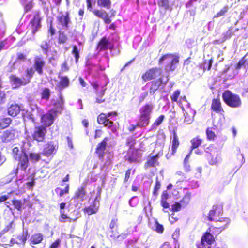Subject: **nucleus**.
Listing matches in <instances>:
<instances>
[{
    "label": "nucleus",
    "instance_id": "nucleus-1",
    "mask_svg": "<svg viewBox=\"0 0 248 248\" xmlns=\"http://www.w3.org/2000/svg\"><path fill=\"white\" fill-rule=\"evenodd\" d=\"M162 73L160 68L154 67L146 70L142 75L141 79L144 82L157 79L156 81L152 83L149 89L150 93H154L158 89L160 85L162 83L163 78L160 77Z\"/></svg>",
    "mask_w": 248,
    "mask_h": 248
},
{
    "label": "nucleus",
    "instance_id": "nucleus-2",
    "mask_svg": "<svg viewBox=\"0 0 248 248\" xmlns=\"http://www.w3.org/2000/svg\"><path fill=\"white\" fill-rule=\"evenodd\" d=\"M46 66V59L44 57L36 55L34 57L33 64L32 67H28L26 70L28 76L31 78H33L36 72L39 75H42L44 73V69Z\"/></svg>",
    "mask_w": 248,
    "mask_h": 248
},
{
    "label": "nucleus",
    "instance_id": "nucleus-3",
    "mask_svg": "<svg viewBox=\"0 0 248 248\" xmlns=\"http://www.w3.org/2000/svg\"><path fill=\"white\" fill-rule=\"evenodd\" d=\"M118 116L117 111H112L107 113H101L97 117V123L101 125L108 129H111L113 132H115L116 129L114 126L113 120L110 118L111 116L116 117Z\"/></svg>",
    "mask_w": 248,
    "mask_h": 248
},
{
    "label": "nucleus",
    "instance_id": "nucleus-4",
    "mask_svg": "<svg viewBox=\"0 0 248 248\" xmlns=\"http://www.w3.org/2000/svg\"><path fill=\"white\" fill-rule=\"evenodd\" d=\"M167 59H170V61L169 63L165 65V71L168 73L173 71L176 68V65L179 62V57L170 53L163 55L158 60V64H162L164 61Z\"/></svg>",
    "mask_w": 248,
    "mask_h": 248
},
{
    "label": "nucleus",
    "instance_id": "nucleus-5",
    "mask_svg": "<svg viewBox=\"0 0 248 248\" xmlns=\"http://www.w3.org/2000/svg\"><path fill=\"white\" fill-rule=\"evenodd\" d=\"M224 102L232 108H238L241 105V100L239 95L233 93L229 90L225 91L222 94Z\"/></svg>",
    "mask_w": 248,
    "mask_h": 248
},
{
    "label": "nucleus",
    "instance_id": "nucleus-6",
    "mask_svg": "<svg viewBox=\"0 0 248 248\" xmlns=\"http://www.w3.org/2000/svg\"><path fill=\"white\" fill-rule=\"evenodd\" d=\"M153 108L154 106L151 104H145L140 108V122L141 126L148 125Z\"/></svg>",
    "mask_w": 248,
    "mask_h": 248
},
{
    "label": "nucleus",
    "instance_id": "nucleus-7",
    "mask_svg": "<svg viewBox=\"0 0 248 248\" xmlns=\"http://www.w3.org/2000/svg\"><path fill=\"white\" fill-rule=\"evenodd\" d=\"M47 132L46 126L41 125L36 126L31 134V137L32 139L37 142H44L45 141Z\"/></svg>",
    "mask_w": 248,
    "mask_h": 248
},
{
    "label": "nucleus",
    "instance_id": "nucleus-8",
    "mask_svg": "<svg viewBox=\"0 0 248 248\" xmlns=\"http://www.w3.org/2000/svg\"><path fill=\"white\" fill-rule=\"evenodd\" d=\"M66 203L64 202H62L60 203L59 221L61 222H65L67 221L70 223L76 221L80 217L79 212L74 211V212H76V216L74 218L70 217L68 214L65 213V211L63 210L66 207Z\"/></svg>",
    "mask_w": 248,
    "mask_h": 248
},
{
    "label": "nucleus",
    "instance_id": "nucleus-9",
    "mask_svg": "<svg viewBox=\"0 0 248 248\" xmlns=\"http://www.w3.org/2000/svg\"><path fill=\"white\" fill-rule=\"evenodd\" d=\"M42 20L40 12H35L29 24V28L31 30L32 34H35L41 27Z\"/></svg>",
    "mask_w": 248,
    "mask_h": 248
},
{
    "label": "nucleus",
    "instance_id": "nucleus-10",
    "mask_svg": "<svg viewBox=\"0 0 248 248\" xmlns=\"http://www.w3.org/2000/svg\"><path fill=\"white\" fill-rule=\"evenodd\" d=\"M9 80L11 83L15 84L16 87H20L21 86H25L31 82V78L28 76L27 73V71H25V76L21 78L15 75L12 74L9 77Z\"/></svg>",
    "mask_w": 248,
    "mask_h": 248
},
{
    "label": "nucleus",
    "instance_id": "nucleus-11",
    "mask_svg": "<svg viewBox=\"0 0 248 248\" xmlns=\"http://www.w3.org/2000/svg\"><path fill=\"white\" fill-rule=\"evenodd\" d=\"M96 48L99 52L108 49L112 50L114 48V45L110 42L108 38L106 36H104L97 43Z\"/></svg>",
    "mask_w": 248,
    "mask_h": 248
},
{
    "label": "nucleus",
    "instance_id": "nucleus-12",
    "mask_svg": "<svg viewBox=\"0 0 248 248\" xmlns=\"http://www.w3.org/2000/svg\"><path fill=\"white\" fill-rule=\"evenodd\" d=\"M109 140L108 137H105L103 140L96 146L95 153L97 155L99 159L103 160L105 155V151L107 146L108 141Z\"/></svg>",
    "mask_w": 248,
    "mask_h": 248
},
{
    "label": "nucleus",
    "instance_id": "nucleus-13",
    "mask_svg": "<svg viewBox=\"0 0 248 248\" xmlns=\"http://www.w3.org/2000/svg\"><path fill=\"white\" fill-rule=\"evenodd\" d=\"M57 116L49 110L47 113L42 115L41 122L42 124L41 125L46 126V128L51 126Z\"/></svg>",
    "mask_w": 248,
    "mask_h": 248
},
{
    "label": "nucleus",
    "instance_id": "nucleus-14",
    "mask_svg": "<svg viewBox=\"0 0 248 248\" xmlns=\"http://www.w3.org/2000/svg\"><path fill=\"white\" fill-rule=\"evenodd\" d=\"M61 15L57 16V20L58 24L61 25L65 29H68L69 24L71 23L70 13L67 11L65 14L60 12Z\"/></svg>",
    "mask_w": 248,
    "mask_h": 248
},
{
    "label": "nucleus",
    "instance_id": "nucleus-15",
    "mask_svg": "<svg viewBox=\"0 0 248 248\" xmlns=\"http://www.w3.org/2000/svg\"><path fill=\"white\" fill-rule=\"evenodd\" d=\"M16 139V130L10 129L4 131L0 137L2 142L7 143L13 141Z\"/></svg>",
    "mask_w": 248,
    "mask_h": 248
},
{
    "label": "nucleus",
    "instance_id": "nucleus-16",
    "mask_svg": "<svg viewBox=\"0 0 248 248\" xmlns=\"http://www.w3.org/2000/svg\"><path fill=\"white\" fill-rule=\"evenodd\" d=\"M180 142L179 138L176 131L173 132V138L171 142V151L170 153H168L166 155V158L169 159L171 156L174 155L179 146Z\"/></svg>",
    "mask_w": 248,
    "mask_h": 248
},
{
    "label": "nucleus",
    "instance_id": "nucleus-17",
    "mask_svg": "<svg viewBox=\"0 0 248 248\" xmlns=\"http://www.w3.org/2000/svg\"><path fill=\"white\" fill-rule=\"evenodd\" d=\"M99 206L100 202L96 199H94L90 205L83 209V211L87 215L95 214L98 211Z\"/></svg>",
    "mask_w": 248,
    "mask_h": 248
},
{
    "label": "nucleus",
    "instance_id": "nucleus-18",
    "mask_svg": "<svg viewBox=\"0 0 248 248\" xmlns=\"http://www.w3.org/2000/svg\"><path fill=\"white\" fill-rule=\"evenodd\" d=\"M215 240L212 234L206 232L202 237L200 242L197 243L198 248H204L205 243L206 244L211 245L214 242Z\"/></svg>",
    "mask_w": 248,
    "mask_h": 248
},
{
    "label": "nucleus",
    "instance_id": "nucleus-19",
    "mask_svg": "<svg viewBox=\"0 0 248 248\" xmlns=\"http://www.w3.org/2000/svg\"><path fill=\"white\" fill-rule=\"evenodd\" d=\"M58 149V146L52 141L48 142L45 146L42 152V154L46 157L52 156Z\"/></svg>",
    "mask_w": 248,
    "mask_h": 248
},
{
    "label": "nucleus",
    "instance_id": "nucleus-20",
    "mask_svg": "<svg viewBox=\"0 0 248 248\" xmlns=\"http://www.w3.org/2000/svg\"><path fill=\"white\" fill-rule=\"evenodd\" d=\"M64 101L61 94L60 95L59 98L57 99L56 101L54 103V108L51 109L50 110L57 115L58 113H61L63 109Z\"/></svg>",
    "mask_w": 248,
    "mask_h": 248
},
{
    "label": "nucleus",
    "instance_id": "nucleus-21",
    "mask_svg": "<svg viewBox=\"0 0 248 248\" xmlns=\"http://www.w3.org/2000/svg\"><path fill=\"white\" fill-rule=\"evenodd\" d=\"M92 12L98 18L102 19L105 24H109L111 23V20L106 11L95 9Z\"/></svg>",
    "mask_w": 248,
    "mask_h": 248
},
{
    "label": "nucleus",
    "instance_id": "nucleus-22",
    "mask_svg": "<svg viewBox=\"0 0 248 248\" xmlns=\"http://www.w3.org/2000/svg\"><path fill=\"white\" fill-rule=\"evenodd\" d=\"M170 197V196L167 190L163 191L161 194L160 204L161 206L163 207V210L164 212H167L165 211V209H170V205L168 201Z\"/></svg>",
    "mask_w": 248,
    "mask_h": 248
},
{
    "label": "nucleus",
    "instance_id": "nucleus-23",
    "mask_svg": "<svg viewBox=\"0 0 248 248\" xmlns=\"http://www.w3.org/2000/svg\"><path fill=\"white\" fill-rule=\"evenodd\" d=\"M15 160L17 161L16 170H25L29 166V159L27 155H23Z\"/></svg>",
    "mask_w": 248,
    "mask_h": 248
},
{
    "label": "nucleus",
    "instance_id": "nucleus-24",
    "mask_svg": "<svg viewBox=\"0 0 248 248\" xmlns=\"http://www.w3.org/2000/svg\"><path fill=\"white\" fill-rule=\"evenodd\" d=\"M44 239V235L42 233L37 232L32 234L29 240V244L31 247H34L35 245L41 244Z\"/></svg>",
    "mask_w": 248,
    "mask_h": 248
},
{
    "label": "nucleus",
    "instance_id": "nucleus-25",
    "mask_svg": "<svg viewBox=\"0 0 248 248\" xmlns=\"http://www.w3.org/2000/svg\"><path fill=\"white\" fill-rule=\"evenodd\" d=\"M20 106L16 103L11 104L7 108L8 114L13 117L17 116L20 113Z\"/></svg>",
    "mask_w": 248,
    "mask_h": 248
},
{
    "label": "nucleus",
    "instance_id": "nucleus-26",
    "mask_svg": "<svg viewBox=\"0 0 248 248\" xmlns=\"http://www.w3.org/2000/svg\"><path fill=\"white\" fill-rule=\"evenodd\" d=\"M13 238H10V236L4 233H0V245L5 248L13 246Z\"/></svg>",
    "mask_w": 248,
    "mask_h": 248
},
{
    "label": "nucleus",
    "instance_id": "nucleus-27",
    "mask_svg": "<svg viewBox=\"0 0 248 248\" xmlns=\"http://www.w3.org/2000/svg\"><path fill=\"white\" fill-rule=\"evenodd\" d=\"M159 153L156 154L155 155L148 158L147 161L145 164L146 168L155 167L159 165L158 159L159 158Z\"/></svg>",
    "mask_w": 248,
    "mask_h": 248
},
{
    "label": "nucleus",
    "instance_id": "nucleus-28",
    "mask_svg": "<svg viewBox=\"0 0 248 248\" xmlns=\"http://www.w3.org/2000/svg\"><path fill=\"white\" fill-rule=\"evenodd\" d=\"M29 233L28 231L25 230L23 231V232L20 235H17L16 236L17 240H16L15 239L13 238V241L12 242L13 246L15 244H17L18 245H24L26 242Z\"/></svg>",
    "mask_w": 248,
    "mask_h": 248
},
{
    "label": "nucleus",
    "instance_id": "nucleus-29",
    "mask_svg": "<svg viewBox=\"0 0 248 248\" xmlns=\"http://www.w3.org/2000/svg\"><path fill=\"white\" fill-rule=\"evenodd\" d=\"M230 220L228 217H220L218 219V231L220 232L228 227Z\"/></svg>",
    "mask_w": 248,
    "mask_h": 248
},
{
    "label": "nucleus",
    "instance_id": "nucleus-30",
    "mask_svg": "<svg viewBox=\"0 0 248 248\" xmlns=\"http://www.w3.org/2000/svg\"><path fill=\"white\" fill-rule=\"evenodd\" d=\"M86 194V191L85 187H80L78 188L74 194L73 198L83 202L85 200V197Z\"/></svg>",
    "mask_w": 248,
    "mask_h": 248
},
{
    "label": "nucleus",
    "instance_id": "nucleus-31",
    "mask_svg": "<svg viewBox=\"0 0 248 248\" xmlns=\"http://www.w3.org/2000/svg\"><path fill=\"white\" fill-rule=\"evenodd\" d=\"M70 81L67 76H62L60 77V81L57 86L60 90H62L68 87L69 85Z\"/></svg>",
    "mask_w": 248,
    "mask_h": 248
},
{
    "label": "nucleus",
    "instance_id": "nucleus-32",
    "mask_svg": "<svg viewBox=\"0 0 248 248\" xmlns=\"http://www.w3.org/2000/svg\"><path fill=\"white\" fill-rule=\"evenodd\" d=\"M106 89L102 88L99 92H95V102L101 104L105 102V98L104 97Z\"/></svg>",
    "mask_w": 248,
    "mask_h": 248
},
{
    "label": "nucleus",
    "instance_id": "nucleus-33",
    "mask_svg": "<svg viewBox=\"0 0 248 248\" xmlns=\"http://www.w3.org/2000/svg\"><path fill=\"white\" fill-rule=\"evenodd\" d=\"M12 122V120L9 117L0 118V130H3L9 126Z\"/></svg>",
    "mask_w": 248,
    "mask_h": 248
},
{
    "label": "nucleus",
    "instance_id": "nucleus-34",
    "mask_svg": "<svg viewBox=\"0 0 248 248\" xmlns=\"http://www.w3.org/2000/svg\"><path fill=\"white\" fill-rule=\"evenodd\" d=\"M190 143L191 146H190V150L193 151L194 149L198 148L201 145L202 143V140L200 139L199 136H197L191 140Z\"/></svg>",
    "mask_w": 248,
    "mask_h": 248
},
{
    "label": "nucleus",
    "instance_id": "nucleus-35",
    "mask_svg": "<svg viewBox=\"0 0 248 248\" xmlns=\"http://www.w3.org/2000/svg\"><path fill=\"white\" fill-rule=\"evenodd\" d=\"M194 120V114L191 109L187 110L184 113V122L189 124L192 123Z\"/></svg>",
    "mask_w": 248,
    "mask_h": 248
},
{
    "label": "nucleus",
    "instance_id": "nucleus-36",
    "mask_svg": "<svg viewBox=\"0 0 248 248\" xmlns=\"http://www.w3.org/2000/svg\"><path fill=\"white\" fill-rule=\"evenodd\" d=\"M12 155L15 160L22 156L23 155H26L24 150L20 151L18 147H15L12 150Z\"/></svg>",
    "mask_w": 248,
    "mask_h": 248
},
{
    "label": "nucleus",
    "instance_id": "nucleus-37",
    "mask_svg": "<svg viewBox=\"0 0 248 248\" xmlns=\"http://www.w3.org/2000/svg\"><path fill=\"white\" fill-rule=\"evenodd\" d=\"M191 198V193L189 192H186L182 199L179 201L183 208L186 207L189 203Z\"/></svg>",
    "mask_w": 248,
    "mask_h": 248
},
{
    "label": "nucleus",
    "instance_id": "nucleus-38",
    "mask_svg": "<svg viewBox=\"0 0 248 248\" xmlns=\"http://www.w3.org/2000/svg\"><path fill=\"white\" fill-rule=\"evenodd\" d=\"M58 43L59 44H64L68 41V37L66 34L61 30L58 31Z\"/></svg>",
    "mask_w": 248,
    "mask_h": 248
},
{
    "label": "nucleus",
    "instance_id": "nucleus-39",
    "mask_svg": "<svg viewBox=\"0 0 248 248\" xmlns=\"http://www.w3.org/2000/svg\"><path fill=\"white\" fill-rule=\"evenodd\" d=\"M97 5L100 7L109 9L111 6V0H97Z\"/></svg>",
    "mask_w": 248,
    "mask_h": 248
},
{
    "label": "nucleus",
    "instance_id": "nucleus-40",
    "mask_svg": "<svg viewBox=\"0 0 248 248\" xmlns=\"http://www.w3.org/2000/svg\"><path fill=\"white\" fill-rule=\"evenodd\" d=\"M216 130V126L214 127H208L206 129V133L207 138L208 140H214L216 138V134L214 130Z\"/></svg>",
    "mask_w": 248,
    "mask_h": 248
},
{
    "label": "nucleus",
    "instance_id": "nucleus-41",
    "mask_svg": "<svg viewBox=\"0 0 248 248\" xmlns=\"http://www.w3.org/2000/svg\"><path fill=\"white\" fill-rule=\"evenodd\" d=\"M50 90L48 88H45L41 93V98L42 100H48L50 96Z\"/></svg>",
    "mask_w": 248,
    "mask_h": 248
},
{
    "label": "nucleus",
    "instance_id": "nucleus-42",
    "mask_svg": "<svg viewBox=\"0 0 248 248\" xmlns=\"http://www.w3.org/2000/svg\"><path fill=\"white\" fill-rule=\"evenodd\" d=\"M72 50L71 51L72 54L74 56L75 59V62L77 63L78 62L80 57L79 50L78 49L76 45L72 46Z\"/></svg>",
    "mask_w": 248,
    "mask_h": 248
},
{
    "label": "nucleus",
    "instance_id": "nucleus-43",
    "mask_svg": "<svg viewBox=\"0 0 248 248\" xmlns=\"http://www.w3.org/2000/svg\"><path fill=\"white\" fill-rule=\"evenodd\" d=\"M12 203L15 208L16 209L17 211L21 212L22 210V206L23 203L21 200L13 199L12 200Z\"/></svg>",
    "mask_w": 248,
    "mask_h": 248
},
{
    "label": "nucleus",
    "instance_id": "nucleus-44",
    "mask_svg": "<svg viewBox=\"0 0 248 248\" xmlns=\"http://www.w3.org/2000/svg\"><path fill=\"white\" fill-rule=\"evenodd\" d=\"M69 189L70 186L69 184H67L66 185V186L64 189H61L59 187H57L55 191L56 193H57L58 191L60 190V192L58 194V196L60 197H62L63 196L64 194H68L69 193Z\"/></svg>",
    "mask_w": 248,
    "mask_h": 248
},
{
    "label": "nucleus",
    "instance_id": "nucleus-45",
    "mask_svg": "<svg viewBox=\"0 0 248 248\" xmlns=\"http://www.w3.org/2000/svg\"><path fill=\"white\" fill-rule=\"evenodd\" d=\"M30 159L33 162H38L41 158V155L39 153L31 152L29 154Z\"/></svg>",
    "mask_w": 248,
    "mask_h": 248
},
{
    "label": "nucleus",
    "instance_id": "nucleus-46",
    "mask_svg": "<svg viewBox=\"0 0 248 248\" xmlns=\"http://www.w3.org/2000/svg\"><path fill=\"white\" fill-rule=\"evenodd\" d=\"M35 173L32 174L30 177V181L26 183L27 187L30 190H32V187L35 185Z\"/></svg>",
    "mask_w": 248,
    "mask_h": 248
},
{
    "label": "nucleus",
    "instance_id": "nucleus-47",
    "mask_svg": "<svg viewBox=\"0 0 248 248\" xmlns=\"http://www.w3.org/2000/svg\"><path fill=\"white\" fill-rule=\"evenodd\" d=\"M164 118L165 116L164 115H161L157 118L152 124V128H156L157 126L160 125L163 121Z\"/></svg>",
    "mask_w": 248,
    "mask_h": 248
},
{
    "label": "nucleus",
    "instance_id": "nucleus-48",
    "mask_svg": "<svg viewBox=\"0 0 248 248\" xmlns=\"http://www.w3.org/2000/svg\"><path fill=\"white\" fill-rule=\"evenodd\" d=\"M183 207L181 205V203L179 202H175L173 204L171 205V209H170L173 212H176L180 211Z\"/></svg>",
    "mask_w": 248,
    "mask_h": 248
},
{
    "label": "nucleus",
    "instance_id": "nucleus-49",
    "mask_svg": "<svg viewBox=\"0 0 248 248\" xmlns=\"http://www.w3.org/2000/svg\"><path fill=\"white\" fill-rule=\"evenodd\" d=\"M180 93L181 92L179 90H177L174 91L172 95L170 96L171 100L172 103L178 102V99L180 96Z\"/></svg>",
    "mask_w": 248,
    "mask_h": 248
},
{
    "label": "nucleus",
    "instance_id": "nucleus-50",
    "mask_svg": "<svg viewBox=\"0 0 248 248\" xmlns=\"http://www.w3.org/2000/svg\"><path fill=\"white\" fill-rule=\"evenodd\" d=\"M40 47L42 49L44 54H47L50 48V46L48 43L46 42L44 44L40 45Z\"/></svg>",
    "mask_w": 248,
    "mask_h": 248
},
{
    "label": "nucleus",
    "instance_id": "nucleus-51",
    "mask_svg": "<svg viewBox=\"0 0 248 248\" xmlns=\"http://www.w3.org/2000/svg\"><path fill=\"white\" fill-rule=\"evenodd\" d=\"M112 234L110 235V237L114 240H116L119 238L121 237L122 239H125L126 236L127 234L126 233H122L121 234H119L118 233L117 234H116L114 233V231H111Z\"/></svg>",
    "mask_w": 248,
    "mask_h": 248
},
{
    "label": "nucleus",
    "instance_id": "nucleus-52",
    "mask_svg": "<svg viewBox=\"0 0 248 248\" xmlns=\"http://www.w3.org/2000/svg\"><path fill=\"white\" fill-rule=\"evenodd\" d=\"M155 231L159 234H162L164 232V227L162 224L159 223L157 221H155Z\"/></svg>",
    "mask_w": 248,
    "mask_h": 248
},
{
    "label": "nucleus",
    "instance_id": "nucleus-53",
    "mask_svg": "<svg viewBox=\"0 0 248 248\" xmlns=\"http://www.w3.org/2000/svg\"><path fill=\"white\" fill-rule=\"evenodd\" d=\"M161 187V184L157 180V178L156 179L155 186L154 188V190L153 191V194L155 196H157L158 195V192L159 190L160 189Z\"/></svg>",
    "mask_w": 248,
    "mask_h": 248
},
{
    "label": "nucleus",
    "instance_id": "nucleus-54",
    "mask_svg": "<svg viewBox=\"0 0 248 248\" xmlns=\"http://www.w3.org/2000/svg\"><path fill=\"white\" fill-rule=\"evenodd\" d=\"M33 7V0H31L26 3L24 6V10L25 13H27L31 10Z\"/></svg>",
    "mask_w": 248,
    "mask_h": 248
},
{
    "label": "nucleus",
    "instance_id": "nucleus-55",
    "mask_svg": "<svg viewBox=\"0 0 248 248\" xmlns=\"http://www.w3.org/2000/svg\"><path fill=\"white\" fill-rule=\"evenodd\" d=\"M61 240L58 238L53 242L49 246L48 248H58L61 245Z\"/></svg>",
    "mask_w": 248,
    "mask_h": 248
},
{
    "label": "nucleus",
    "instance_id": "nucleus-56",
    "mask_svg": "<svg viewBox=\"0 0 248 248\" xmlns=\"http://www.w3.org/2000/svg\"><path fill=\"white\" fill-rule=\"evenodd\" d=\"M246 60L245 59V57H243L242 59H241L237 63H236L234 67L236 69H239L241 68V67L242 66H244L246 63Z\"/></svg>",
    "mask_w": 248,
    "mask_h": 248
},
{
    "label": "nucleus",
    "instance_id": "nucleus-57",
    "mask_svg": "<svg viewBox=\"0 0 248 248\" xmlns=\"http://www.w3.org/2000/svg\"><path fill=\"white\" fill-rule=\"evenodd\" d=\"M212 60H210L208 61L205 60L203 62V68L204 70L207 69L208 70H210L211 68V67L212 66Z\"/></svg>",
    "mask_w": 248,
    "mask_h": 248
},
{
    "label": "nucleus",
    "instance_id": "nucleus-58",
    "mask_svg": "<svg viewBox=\"0 0 248 248\" xmlns=\"http://www.w3.org/2000/svg\"><path fill=\"white\" fill-rule=\"evenodd\" d=\"M48 32L52 36L56 34V30L53 26L52 21H51L50 23Z\"/></svg>",
    "mask_w": 248,
    "mask_h": 248
},
{
    "label": "nucleus",
    "instance_id": "nucleus-59",
    "mask_svg": "<svg viewBox=\"0 0 248 248\" xmlns=\"http://www.w3.org/2000/svg\"><path fill=\"white\" fill-rule=\"evenodd\" d=\"M27 56L23 53H17L16 61L24 62L26 60Z\"/></svg>",
    "mask_w": 248,
    "mask_h": 248
},
{
    "label": "nucleus",
    "instance_id": "nucleus-60",
    "mask_svg": "<svg viewBox=\"0 0 248 248\" xmlns=\"http://www.w3.org/2000/svg\"><path fill=\"white\" fill-rule=\"evenodd\" d=\"M15 192V190L11 191L8 193L7 195L0 196V203L6 201L9 199V196Z\"/></svg>",
    "mask_w": 248,
    "mask_h": 248
},
{
    "label": "nucleus",
    "instance_id": "nucleus-61",
    "mask_svg": "<svg viewBox=\"0 0 248 248\" xmlns=\"http://www.w3.org/2000/svg\"><path fill=\"white\" fill-rule=\"evenodd\" d=\"M158 5L166 9H168L169 7V0H160L158 2Z\"/></svg>",
    "mask_w": 248,
    "mask_h": 248
},
{
    "label": "nucleus",
    "instance_id": "nucleus-62",
    "mask_svg": "<svg viewBox=\"0 0 248 248\" xmlns=\"http://www.w3.org/2000/svg\"><path fill=\"white\" fill-rule=\"evenodd\" d=\"M118 219L117 218H113L111 220L109 224V228L113 229L117 226Z\"/></svg>",
    "mask_w": 248,
    "mask_h": 248
},
{
    "label": "nucleus",
    "instance_id": "nucleus-63",
    "mask_svg": "<svg viewBox=\"0 0 248 248\" xmlns=\"http://www.w3.org/2000/svg\"><path fill=\"white\" fill-rule=\"evenodd\" d=\"M216 210L214 209L211 210L207 216L208 219L209 221H211L213 220V217L216 216Z\"/></svg>",
    "mask_w": 248,
    "mask_h": 248
},
{
    "label": "nucleus",
    "instance_id": "nucleus-64",
    "mask_svg": "<svg viewBox=\"0 0 248 248\" xmlns=\"http://www.w3.org/2000/svg\"><path fill=\"white\" fill-rule=\"evenodd\" d=\"M212 110L217 112V99H213L211 107Z\"/></svg>",
    "mask_w": 248,
    "mask_h": 248
}]
</instances>
